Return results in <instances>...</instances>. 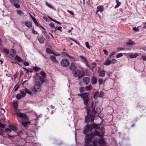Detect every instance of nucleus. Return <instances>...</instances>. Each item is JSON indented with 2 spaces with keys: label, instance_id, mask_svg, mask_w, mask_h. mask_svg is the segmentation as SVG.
I'll return each instance as SVG.
<instances>
[{
  "label": "nucleus",
  "instance_id": "0e129e2a",
  "mask_svg": "<svg viewBox=\"0 0 146 146\" xmlns=\"http://www.w3.org/2000/svg\"><path fill=\"white\" fill-rule=\"evenodd\" d=\"M133 30L135 32H138L139 31V29L136 27H134L133 29Z\"/></svg>",
  "mask_w": 146,
  "mask_h": 146
},
{
  "label": "nucleus",
  "instance_id": "ddd939ff",
  "mask_svg": "<svg viewBox=\"0 0 146 146\" xmlns=\"http://www.w3.org/2000/svg\"><path fill=\"white\" fill-rule=\"evenodd\" d=\"M50 60L54 63L57 64L58 63L57 60L56 59V57L53 56H51L50 57Z\"/></svg>",
  "mask_w": 146,
  "mask_h": 146
},
{
  "label": "nucleus",
  "instance_id": "774afa93",
  "mask_svg": "<svg viewBox=\"0 0 146 146\" xmlns=\"http://www.w3.org/2000/svg\"><path fill=\"white\" fill-rule=\"evenodd\" d=\"M103 51L104 52V53L105 54H106V55H108V52L106 50H103Z\"/></svg>",
  "mask_w": 146,
  "mask_h": 146
},
{
  "label": "nucleus",
  "instance_id": "49530a36",
  "mask_svg": "<svg viewBox=\"0 0 146 146\" xmlns=\"http://www.w3.org/2000/svg\"><path fill=\"white\" fill-rule=\"evenodd\" d=\"M22 97V96L21 94H17L16 96V98L18 100L20 99Z\"/></svg>",
  "mask_w": 146,
  "mask_h": 146
},
{
  "label": "nucleus",
  "instance_id": "c9c22d12",
  "mask_svg": "<svg viewBox=\"0 0 146 146\" xmlns=\"http://www.w3.org/2000/svg\"><path fill=\"white\" fill-rule=\"evenodd\" d=\"M48 17L51 21H52L53 22H54L56 23L59 24V25L61 24V23L59 22L58 21L52 19V18H51L49 16H48Z\"/></svg>",
  "mask_w": 146,
  "mask_h": 146
},
{
  "label": "nucleus",
  "instance_id": "ea45409f",
  "mask_svg": "<svg viewBox=\"0 0 146 146\" xmlns=\"http://www.w3.org/2000/svg\"><path fill=\"white\" fill-rule=\"evenodd\" d=\"M135 44V42L132 41H129L126 42V44L127 45H132Z\"/></svg>",
  "mask_w": 146,
  "mask_h": 146
},
{
  "label": "nucleus",
  "instance_id": "f704fd0d",
  "mask_svg": "<svg viewBox=\"0 0 146 146\" xmlns=\"http://www.w3.org/2000/svg\"><path fill=\"white\" fill-rule=\"evenodd\" d=\"M40 74L42 75L44 78H46L47 76L46 75L44 72L43 71H41L40 72Z\"/></svg>",
  "mask_w": 146,
  "mask_h": 146
},
{
  "label": "nucleus",
  "instance_id": "6e6552de",
  "mask_svg": "<svg viewBox=\"0 0 146 146\" xmlns=\"http://www.w3.org/2000/svg\"><path fill=\"white\" fill-rule=\"evenodd\" d=\"M11 3L15 7L17 8L20 7L19 5L18 4L19 2V0H10Z\"/></svg>",
  "mask_w": 146,
  "mask_h": 146
},
{
  "label": "nucleus",
  "instance_id": "a18cd8bd",
  "mask_svg": "<svg viewBox=\"0 0 146 146\" xmlns=\"http://www.w3.org/2000/svg\"><path fill=\"white\" fill-rule=\"evenodd\" d=\"M17 13L18 14L21 16L23 15L24 14L20 10L18 11Z\"/></svg>",
  "mask_w": 146,
  "mask_h": 146
},
{
  "label": "nucleus",
  "instance_id": "412c9836",
  "mask_svg": "<svg viewBox=\"0 0 146 146\" xmlns=\"http://www.w3.org/2000/svg\"><path fill=\"white\" fill-rule=\"evenodd\" d=\"M15 60H16L19 62H23L22 59L18 55H16L15 56Z\"/></svg>",
  "mask_w": 146,
  "mask_h": 146
},
{
  "label": "nucleus",
  "instance_id": "69168bd1",
  "mask_svg": "<svg viewBox=\"0 0 146 146\" xmlns=\"http://www.w3.org/2000/svg\"><path fill=\"white\" fill-rule=\"evenodd\" d=\"M32 32L33 33L35 34H38V33L34 30H32Z\"/></svg>",
  "mask_w": 146,
  "mask_h": 146
},
{
  "label": "nucleus",
  "instance_id": "bb28decb",
  "mask_svg": "<svg viewBox=\"0 0 146 146\" xmlns=\"http://www.w3.org/2000/svg\"><path fill=\"white\" fill-rule=\"evenodd\" d=\"M105 72L104 70H103L100 72L99 76L100 77H103L105 76Z\"/></svg>",
  "mask_w": 146,
  "mask_h": 146
},
{
  "label": "nucleus",
  "instance_id": "4d7b16f0",
  "mask_svg": "<svg viewBox=\"0 0 146 146\" xmlns=\"http://www.w3.org/2000/svg\"><path fill=\"white\" fill-rule=\"evenodd\" d=\"M87 110V114H88L90 112V108H89L88 107L87 108H86Z\"/></svg>",
  "mask_w": 146,
  "mask_h": 146
},
{
  "label": "nucleus",
  "instance_id": "de8ad7c7",
  "mask_svg": "<svg viewBox=\"0 0 146 146\" xmlns=\"http://www.w3.org/2000/svg\"><path fill=\"white\" fill-rule=\"evenodd\" d=\"M21 93L23 97L25 96L26 94V93L25 92H24L23 91H21Z\"/></svg>",
  "mask_w": 146,
  "mask_h": 146
},
{
  "label": "nucleus",
  "instance_id": "680f3d73",
  "mask_svg": "<svg viewBox=\"0 0 146 146\" xmlns=\"http://www.w3.org/2000/svg\"><path fill=\"white\" fill-rule=\"evenodd\" d=\"M52 54H53L55 56H58L60 55V54H59L58 53L56 52H53V53H52Z\"/></svg>",
  "mask_w": 146,
  "mask_h": 146
},
{
  "label": "nucleus",
  "instance_id": "2f4dec72",
  "mask_svg": "<svg viewBox=\"0 0 146 146\" xmlns=\"http://www.w3.org/2000/svg\"><path fill=\"white\" fill-rule=\"evenodd\" d=\"M31 18L33 21L34 23H35V25H36L37 26H38V23L37 22V21L36 20L35 18L34 17L31 16Z\"/></svg>",
  "mask_w": 146,
  "mask_h": 146
},
{
  "label": "nucleus",
  "instance_id": "8fccbe9b",
  "mask_svg": "<svg viewBox=\"0 0 146 146\" xmlns=\"http://www.w3.org/2000/svg\"><path fill=\"white\" fill-rule=\"evenodd\" d=\"M85 45H86V47L88 49H90V47L89 46V43L88 42H86Z\"/></svg>",
  "mask_w": 146,
  "mask_h": 146
},
{
  "label": "nucleus",
  "instance_id": "f03ea898",
  "mask_svg": "<svg viewBox=\"0 0 146 146\" xmlns=\"http://www.w3.org/2000/svg\"><path fill=\"white\" fill-rule=\"evenodd\" d=\"M95 136H99L100 137L102 138L104 136V133H102L100 134L97 130H96L94 132H92L89 134H86L85 138V142L86 143L83 146H93L91 145H88L87 144L92 141V139Z\"/></svg>",
  "mask_w": 146,
  "mask_h": 146
},
{
  "label": "nucleus",
  "instance_id": "5fc2aeb1",
  "mask_svg": "<svg viewBox=\"0 0 146 146\" xmlns=\"http://www.w3.org/2000/svg\"><path fill=\"white\" fill-rule=\"evenodd\" d=\"M123 54L122 53H120L117 55V58H120L123 56Z\"/></svg>",
  "mask_w": 146,
  "mask_h": 146
},
{
  "label": "nucleus",
  "instance_id": "e2e57ef3",
  "mask_svg": "<svg viewBox=\"0 0 146 146\" xmlns=\"http://www.w3.org/2000/svg\"><path fill=\"white\" fill-rule=\"evenodd\" d=\"M23 64L24 65L26 66H29V63L27 62H24L23 63Z\"/></svg>",
  "mask_w": 146,
  "mask_h": 146
},
{
  "label": "nucleus",
  "instance_id": "5701e85b",
  "mask_svg": "<svg viewBox=\"0 0 146 146\" xmlns=\"http://www.w3.org/2000/svg\"><path fill=\"white\" fill-rule=\"evenodd\" d=\"M25 25L29 28H31L32 26V23L30 22H28L27 23H25Z\"/></svg>",
  "mask_w": 146,
  "mask_h": 146
},
{
  "label": "nucleus",
  "instance_id": "f257e3e1",
  "mask_svg": "<svg viewBox=\"0 0 146 146\" xmlns=\"http://www.w3.org/2000/svg\"><path fill=\"white\" fill-rule=\"evenodd\" d=\"M97 129L99 130H100L102 131L99 132H98L100 134H101L102 133H103V130H104V127L101 124H99L97 125L95 123H93L92 124V125H88L85 126L84 128L85 129L83 131V133L85 134L89 132V131H91L92 128Z\"/></svg>",
  "mask_w": 146,
  "mask_h": 146
},
{
  "label": "nucleus",
  "instance_id": "0eeeda50",
  "mask_svg": "<svg viewBox=\"0 0 146 146\" xmlns=\"http://www.w3.org/2000/svg\"><path fill=\"white\" fill-rule=\"evenodd\" d=\"M61 65L64 67H67L69 65V62L67 59H63L60 62Z\"/></svg>",
  "mask_w": 146,
  "mask_h": 146
},
{
  "label": "nucleus",
  "instance_id": "bf43d9fd",
  "mask_svg": "<svg viewBox=\"0 0 146 146\" xmlns=\"http://www.w3.org/2000/svg\"><path fill=\"white\" fill-rule=\"evenodd\" d=\"M117 62V61L115 59H113L111 61V63L113 64H114L116 63Z\"/></svg>",
  "mask_w": 146,
  "mask_h": 146
},
{
  "label": "nucleus",
  "instance_id": "4be33fe9",
  "mask_svg": "<svg viewBox=\"0 0 146 146\" xmlns=\"http://www.w3.org/2000/svg\"><path fill=\"white\" fill-rule=\"evenodd\" d=\"M111 63V61L110 59H108V58L106 61L105 62L104 64L105 65H108L110 64Z\"/></svg>",
  "mask_w": 146,
  "mask_h": 146
},
{
  "label": "nucleus",
  "instance_id": "7c9ffc66",
  "mask_svg": "<svg viewBox=\"0 0 146 146\" xmlns=\"http://www.w3.org/2000/svg\"><path fill=\"white\" fill-rule=\"evenodd\" d=\"M99 97V93L98 91L95 92L94 96V99H96V98Z\"/></svg>",
  "mask_w": 146,
  "mask_h": 146
},
{
  "label": "nucleus",
  "instance_id": "58836bf2",
  "mask_svg": "<svg viewBox=\"0 0 146 146\" xmlns=\"http://www.w3.org/2000/svg\"><path fill=\"white\" fill-rule=\"evenodd\" d=\"M3 51L5 52L6 54H9V50L6 48H3Z\"/></svg>",
  "mask_w": 146,
  "mask_h": 146
},
{
  "label": "nucleus",
  "instance_id": "e433bc0d",
  "mask_svg": "<svg viewBox=\"0 0 146 146\" xmlns=\"http://www.w3.org/2000/svg\"><path fill=\"white\" fill-rule=\"evenodd\" d=\"M46 5L49 7L54 10V8L50 4H49L47 2H46Z\"/></svg>",
  "mask_w": 146,
  "mask_h": 146
},
{
  "label": "nucleus",
  "instance_id": "7ed1b4c3",
  "mask_svg": "<svg viewBox=\"0 0 146 146\" xmlns=\"http://www.w3.org/2000/svg\"><path fill=\"white\" fill-rule=\"evenodd\" d=\"M42 85L41 83L39 81H37L34 85L33 87L31 88V90L32 91H33V92H40L41 90Z\"/></svg>",
  "mask_w": 146,
  "mask_h": 146
},
{
  "label": "nucleus",
  "instance_id": "39448f33",
  "mask_svg": "<svg viewBox=\"0 0 146 146\" xmlns=\"http://www.w3.org/2000/svg\"><path fill=\"white\" fill-rule=\"evenodd\" d=\"M16 114L17 116L19 117L21 120L22 121H28L29 120V118L27 115L20 112L17 113Z\"/></svg>",
  "mask_w": 146,
  "mask_h": 146
},
{
  "label": "nucleus",
  "instance_id": "72a5a7b5",
  "mask_svg": "<svg viewBox=\"0 0 146 146\" xmlns=\"http://www.w3.org/2000/svg\"><path fill=\"white\" fill-rule=\"evenodd\" d=\"M5 134L4 130L1 128H0V135L3 136L5 135Z\"/></svg>",
  "mask_w": 146,
  "mask_h": 146
},
{
  "label": "nucleus",
  "instance_id": "338daca9",
  "mask_svg": "<svg viewBox=\"0 0 146 146\" xmlns=\"http://www.w3.org/2000/svg\"><path fill=\"white\" fill-rule=\"evenodd\" d=\"M143 59V60L146 61V56H142L141 57Z\"/></svg>",
  "mask_w": 146,
  "mask_h": 146
},
{
  "label": "nucleus",
  "instance_id": "c756f323",
  "mask_svg": "<svg viewBox=\"0 0 146 146\" xmlns=\"http://www.w3.org/2000/svg\"><path fill=\"white\" fill-rule=\"evenodd\" d=\"M97 9L98 11L102 12L103 11L104 8L102 6H99L97 7Z\"/></svg>",
  "mask_w": 146,
  "mask_h": 146
},
{
  "label": "nucleus",
  "instance_id": "1a4fd4ad",
  "mask_svg": "<svg viewBox=\"0 0 146 146\" xmlns=\"http://www.w3.org/2000/svg\"><path fill=\"white\" fill-rule=\"evenodd\" d=\"M78 95L81 97V98H82L83 100L89 98L88 97L89 94L87 92L85 93L80 94Z\"/></svg>",
  "mask_w": 146,
  "mask_h": 146
},
{
  "label": "nucleus",
  "instance_id": "4c0bfd02",
  "mask_svg": "<svg viewBox=\"0 0 146 146\" xmlns=\"http://www.w3.org/2000/svg\"><path fill=\"white\" fill-rule=\"evenodd\" d=\"M92 68H90L92 71H93V68H95L96 67V63L95 62L93 63L92 64Z\"/></svg>",
  "mask_w": 146,
  "mask_h": 146
},
{
  "label": "nucleus",
  "instance_id": "9b49d317",
  "mask_svg": "<svg viewBox=\"0 0 146 146\" xmlns=\"http://www.w3.org/2000/svg\"><path fill=\"white\" fill-rule=\"evenodd\" d=\"M69 69L73 71L77 69V67L75 66V64L73 62H72L70 64Z\"/></svg>",
  "mask_w": 146,
  "mask_h": 146
},
{
  "label": "nucleus",
  "instance_id": "c85d7f7f",
  "mask_svg": "<svg viewBox=\"0 0 146 146\" xmlns=\"http://www.w3.org/2000/svg\"><path fill=\"white\" fill-rule=\"evenodd\" d=\"M9 128L10 129L14 131H16L17 130V128L14 126L11 125H9Z\"/></svg>",
  "mask_w": 146,
  "mask_h": 146
},
{
  "label": "nucleus",
  "instance_id": "423d86ee",
  "mask_svg": "<svg viewBox=\"0 0 146 146\" xmlns=\"http://www.w3.org/2000/svg\"><path fill=\"white\" fill-rule=\"evenodd\" d=\"M72 73L75 76H78L79 78H81L85 75V74L83 71L79 70H74Z\"/></svg>",
  "mask_w": 146,
  "mask_h": 146
},
{
  "label": "nucleus",
  "instance_id": "cd10ccee",
  "mask_svg": "<svg viewBox=\"0 0 146 146\" xmlns=\"http://www.w3.org/2000/svg\"><path fill=\"white\" fill-rule=\"evenodd\" d=\"M46 52L48 54H52L53 53V51L50 48H47L46 49Z\"/></svg>",
  "mask_w": 146,
  "mask_h": 146
},
{
  "label": "nucleus",
  "instance_id": "aec40b11",
  "mask_svg": "<svg viewBox=\"0 0 146 146\" xmlns=\"http://www.w3.org/2000/svg\"><path fill=\"white\" fill-rule=\"evenodd\" d=\"M105 143L104 139H101L98 140V143L100 145H102Z\"/></svg>",
  "mask_w": 146,
  "mask_h": 146
},
{
  "label": "nucleus",
  "instance_id": "c03bdc74",
  "mask_svg": "<svg viewBox=\"0 0 146 146\" xmlns=\"http://www.w3.org/2000/svg\"><path fill=\"white\" fill-rule=\"evenodd\" d=\"M33 69L36 72H38L39 71L40 68L36 67H34L33 68Z\"/></svg>",
  "mask_w": 146,
  "mask_h": 146
},
{
  "label": "nucleus",
  "instance_id": "f3484780",
  "mask_svg": "<svg viewBox=\"0 0 146 146\" xmlns=\"http://www.w3.org/2000/svg\"><path fill=\"white\" fill-rule=\"evenodd\" d=\"M83 101L84 104L86 106V107H85V108H87L88 106V103L89 101V98L84 100Z\"/></svg>",
  "mask_w": 146,
  "mask_h": 146
},
{
  "label": "nucleus",
  "instance_id": "3c124183",
  "mask_svg": "<svg viewBox=\"0 0 146 146\" xmlns=\"http://www.w3.org/2000/svg\"><path fill=\"white\" fill-rule=\"evenodd\" d=\"M104 93L102 91H101L99 93V97L102 98L104 96Z\"/></svg>",
  "mask_w": 146,
  "mask_h": 146
},
{
  "label": "nucleus",
  "instance_id": "20e7f679",
  "mask_svg": "<svg viewBox=\"0 0 146 146\" xmlns=\"http://www.w3.org/2000/svg\"><path fill=\"white\" fill-rule=\"evenodd\" d=\"M101 110L99 107H97L96 108V111L95 110V108H93L92 110V113L90 116L91 119V122H93L94 121V117L95 116L96 113L99 114L100 113Z\"/></svg>",
  "mask_w": 146,
  "mask_h": 146
},
{
  "label": "nucleus",
  "instance_id": "a878e982",
  "mask_svg": "<svg viewBox=\"0 0 146 146\" xmlns=\"http://www.w3.org/2000/svg\"><path fill=\"white\" fill-rule=\"evenodd\" d=\"M18 106V103L17 102H13V107L15 110H17Z\"/></svg>",
  "mask_w": 146,
  "mask_h": 146
},
{
  "label": "nucleus",
  "instance_id": "9d476101",
  "mask_svg": "<svg viewBox=\"0 0 146 146\" xmlns=\"http://www.w3.org/2000/svg\"><path fill=\"white\" fill-rule=\"evenodd\" d=\"M83 82L86 85H88L90 81V79L87 77H84L83 78Z\"/></svg>",
  "mask_w": 146,
  "mask_h": 146
},
{
  "label": "nucleus",
  "instance_id": "09e8293b",
  "mask_svg": "<svg viewBox=\"0 0 146 146\" xmlns=\"http://www.w3.org/2000/svg\"><path fill=\"white\" fill-rule=\"evenodd\" d=\"M79 90L80 92L82 93L83 92L84 90H85V88L83 87H80V88Z\"/></svg>",
  "mask_w": 146,
  "mask_h": 146
},
{
  "label": "nucleus",
  "instance_id": "79ce46f5",
  "mask_svg": "<svg viewBox=\"0 0 146 146\" xmlns=\"http://www.w3.org/2000/svg\"><path fill=\"white\" fill-rule=\"evenodd\" d=\"M98 82L99 85L102 84L103 82V79L101 78H100L98 79Z\"/></svg>",
  "mask_w": 146,
  "mask_h": 146
},
{
  "label": "nucleus",
  "instance_id": "393cba45",
  "mask_svg": "<svg viewBox=\"0 0 146 146\" xmlns=\"http://www.w3.org/2000/svg\"><path fill=\"white\" fill-rule=\"evenodd\" d=\"M138 56V54L137 53H131L129 55V56L131 58H136Z\"/></svg>",
  "mask_w": 146,
  "mask_h": 146
},
{
  "label": "nucleus",
  "instance_id": "052dcab7",
  "mask_svg": "<svg viewBox=\"0 0 146 146\" xmlns=\"http://www.w3.org/2000/svg\"><path fill=\"white\" fill-rule=\"evenodd\" d=\"M5 127V125L0 122V127L1 128H4Z\"/></svg>",
  "mask_w": 146,
  "mask_h": 146
},
{
  "label": "nucleus",
  "instance_id": "2eb2a0df",
  "mask_svg": "<svg viewBox=\"0 0 146 146\" xmlns=\"http://www.w3.org/2000/svg\"><path fill=\"white\" fill-rule=\"evenodd\" d=\"M91 82L93 84H95L97 83V78L94 76H93L91 79Z\"/></svg>",
  "mask_w": 146,
  "mask_h": 146
},
{
  "label": "nucleus",
  "instance_id": "13d9d810",
  "mask_svg": "<svg viewBox=\"0 0 146 146\" xmlns=\"http://www.w3.org/2000/svg\"><path fill=\"white\" fill-rule=\"evenodd\" d=\"M49 26L52 28H53L54 26V24L53 23H50L49 24Z\"/></svg>",
  "mask_w": 146,
  "mask_h": 146
},
{
  "label": "nucleus",
  "instance_id": "603ef678",
  "mask_svg": "<svg viewBox=\"0 0 146 146\" xmlns=\"http://www.w3.org/2000/svg\"><path fill=\"white\" fill-rule=\"evenodd\" d=\"M17 133V135L19 136H21V135L23 134V133L21 131H19Z\"/></svg>",
  "mask_w": 146,
  "mask_h": 146
},
{
  "label": "nucleus",
  "instance_id": "864d4df0",
  "mask_svg": "<svg viewBox=\"0 0 146 146\" xmlns=\"http://www.w3.org/2000/svg\"><path fill=\"white\" fill-rule=\"evenodd\" d=\"M121 4V3L120 2H119V3H117V5L115 6V9L117 8L118 7H119L120 6Z\"/></svg>",
  "mask_w": 146,
  "mask_h": 146
},
{
  "label": "nucleus",
  "instance_id": "f8f14e48",
  "mask_svg": "<svg viewBox=\"0 0 146 146\" xmlns=\"http://www.w3.org/2000/svg\"><path fill=\"white\" fill-rule=\"evenodd\" d=\"M37 39L40 43L42 44L44 43L45 38L43 37H42L40 36H39L38 37Z\"/></svg>",
  "mask_w": 146,
  "mask_h": 146
},
{
  "label": "nucleus",
  "instance_id": "a19ab883",
  "mask_svg": "<svg viewBox=\"0 0 146 146\" xmlns=\"http://www.w3.org/2000/svg\"><path fill=\"white\" fill-rule=\"evenodd\" d=\"M7 135L8 136V137L9 138H10L12 139H14L16 137L17 135H9V134H7Z\"/></svg>",
  "mask_w": 146,
  "mask_h": 146
},
{
  "label": "nucleus",
  "instance_id": "b1692460",
  "mask_svg": "<svg viewBox=\"0 0 146 146\" xmlns=\"http://www.w3.org/2000/svg\"><path fill=\"white\" fill-rule=\"evenodd\" d=\"M85 122L86 123H88L90 121V120L91 121V119L90 120V118L87 115L85 117Z\"/></svg>",
  "mask_w": 146,
  "mask_h": 146
},
{
  "label": "nucleus",
  "instance_id": "dca6fc26",
  "mask_svg": "<svg viewBox=\"0 0 146 146\" xmlns=\"http://www.w3.org/2000/svg\"><path fill=\"white\" fill-rule=\"evenodd\" d=\"M31 122L30 121H26L25 122L24 121H22L21 124L24 127H26L28 125L30 124Z\"/></svg>",
  "mask_w": 146,
  "mask_h": 146
},
{
  "label": "nucleus",
  "instance_id": "6e6d98bb",
  "mask_svg": "<svg viewBox=\"0 0 146 146\" xmlns=\"http://www.w3.org/2000/svg\"><path fill=\"white\" fill-rule=\"evenodd\" d=\"M19 86H17V85H16L14 88V91H17L18 88H19Z\"/></svg>",
  "mask_w": 146,
  "mask_h": 146
},
{
  "label": "nucleus",
  "instance_id": "473e14b6",
  "mask_svg": "<svg viewBox=\"0 0 146 146\" xmlns=\"http://www.w3.org/2000/svg\"><path fill=\"white\" fill-rule=\"evenodd\" d=\"M44 78L41 76H39V79L41 82L42 83H43L45 82V80Z\"/></svg>",
  "mask_w": 146,
  "mask_h": 146
},
{
  "label": "nucleus",
  "instance_id": "6ab92c4d",
  "mask_svg": "<svg viewBox=\"0 0 146 146\" xmlns=\"http://www.w3.org/2000/svg\"><path fill=\"white\" fill-rule=\"evenodd\" d=\"M25 92L26 93L30 95L32 94V93L33 92V91H32L31 88L30 90H29L27 88H25Z\"/></svg>",
  "mask_w": 146,
  "mask_h": 146
},
{
  "label": "nucleus",
  "instance_id": "4468645a",
  "mask_svg": "<svg viewBox=\"0 0 146 146\" xmlns=\"http://www.w3.org/2000/svg\"><path fill=\"white\" fill-rule=\"evenodd\" d=\"M16 54V51L14 49H11L10 52V55L12 57H14Z\"/></svg>",
  "mask_w": 146,
  "mask_h": 146
},
{
  "label": "nucleus",
  "instance_id": "37998d69",
  "mask_svg": "<svg viewBox=\"0 0 146 146\" xmlns=\"http://www.w3.org/2000/svg\"><path fill=\"white\" fill-rule=\"evenodd\" d=\"M5 130L8 134L10 133L11 131V130L8 128H5Z\"/></svg>",
  "mask_w": 146,
  "mask_h": 146
},
{
  "label": "nucleus",
  "instance_id": "a211bd4d",
  "mask_svg": "<svg viewBox=\"0 0 146 146\" xmlns=\"http://www.w3.org/2000/svg\"><path fill=\"white\" fill-rule=\"evenodd\" d=\"M92 89V87L91 85H89L85 88V90L87 91H90Z\"/></svg>",
  "mask_w": 146,
  "mask_h": 146
}]
</instances>
